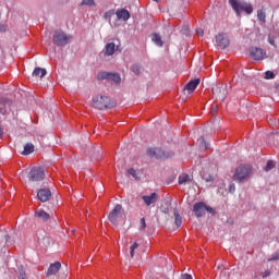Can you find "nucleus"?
Instances as JSON below:
<instances>
[{"label": "nucleus", "mask_w": 279, "mask_h": 279, "mask_svg": "<svg viewBox=\"0 0 279 279\" xmlns=\"http://www.w3.org/2000/svg\"><path fill=\"white\" fill-rule=\"evenodd\" d=\"M92 105L94 108H97V110H110L117 106V102L108 96L96 95L93 97Z\"/></svg>", "instance_id": "f257e3e1"}, {"label": "nucleus", "mask_w": 279, "mask_h": 279, "mask_svg": "<svg viewBox=\"0 0 279 279\" xmlns=\"http://www.w3.org/2000/svg\"><path fill=\"white\" fill-rule=\"evenodd\" d=\"M229 4L231 5L232 10L235 11L236 16H241L242 12L246 14H252L254 12V7L250 2H239V0H229Z\"/></svg>", "instance_id": "f03ea898"}, {"label": "nucleus", "mask_w": 279, "mask_h": 279, "mask_svg": "<svg viewBox=\"0 0 279 279\" xmlns=\"http://www.w3.org/2000/svg\"><path fill=\"white\" fill-rule=\"evenodd\" d=\"M109 221L113 226H119V223L125 221V213L123 211V206L116 205L108 216Z\"/></svg>", "instance_id": "7ed1b4c3"}, {"label": "nucleus", "mask_w": 279, "mask_h": 279, "mask_svg": "<svg viewBox=\"0 0 279 279\" xmlns=\"http://www.w3.org/2000/svg\"><path fill=\"white\" fill-rule=\"evenodd\" d=\"M71 38H73V36L68 35L63 31H56L52 40L57 47H65V45H69L71 41Z\"/></svg>", "instance_id": "20e7f679"}, {"label": "nucleus", "mask_w": 279, "mask_h": 279, "mask_svg": "<svg viewBox=\"0 0 279 279\" xmlns=\"http://www.w3.org/2000/svg\"><path fill=\"white\" fill-rule=\"evenodd\" d=\"M250 175H252V166H240L236 168L233 179L241 182L242 180L250 178Z\"/></svg>", "instance_id": "39448f33"}, {"label": "nucleus", "mask_w": 279, "mask_h": 279, "mask_svg": "<svg viewBox=\"0 0 279 279\" xmlns=\"http://www.w3.org/2000/svg\"><path fill=\"white\" fill-rule=\"evenodd\" d=\"M31 182H43L45 180V169L43 167H33L28 172Z\"/></svg>", "instance_id": "423d86ee"}, {"label": "nucleus", "mask_w": 279, "mask_h": 279, "mask_svg": "<svg viewBox=\"0 0 279 279\" xmlns=\"http://www.w3.org/2000/svg\"><path fill=\"white\" fill-rule=\"evenodd\" d=\"M146 156H148V158H155L156 160H162L165 158H169V155H167V153H165L162 148H158V147L147 148Z\"/></svg>", "instance_id": "0eeeda50"}, {"label": "nucleus", "mask_w": 279, "mask_h": 279, "mask_svg": "<svg viewBox=\"0 0 279 279\" xmlns=\"http://www.w3.org/2000/svg\"><path fill=\"white\" fill-rule=\"evenodd\" d=\"M213 95L220 101H225L226 97H228V86L223 84L214 85Z\"/></svg>", "instance_id": "6e6552de"}, {"label": "nucleus", "mask_w": 279, "mask_h": 279, "mask_svg": "<svg viewBox=\"0 0 279 279\" xmlns=\"http://www.w3.org/2000/svg\"><path fill=\"white\" fill-rule=\"evenodd\" d=\"M98 80H110L111 82H114V84L121 83V76L117 73L110 72H101L98 74Z\"/></svg>", "instance_id": "1a4fd4ad"}, {"label": "nucleus", "mask_w": 279, "mask_h": 279, "mask_svg": "<svg viewBox=\"0 0 279 279\" xmlns=\"http://www.w3.org/2000/svg\"><path fill=\"white\" fill-rule=\"evenodd\" d=\"M216 46L218 49H226L230 46V39L223 34H219L216 36Z\"/></svg>", "instance_id": "9d476101"}, {"label": "nucleus", "mask_w": 279, "mask_h": 279, "mask_svg": "<svg viewBox=\"0 0 279 279\" xmlns=\"http://www.w3.org/2000/svg\"><path fill=\"white\" fill-rule=\"evenodd\" d=\"M250 56L253 60H264L266 52L262 48L258 47H252L250 49Z\"/></svg>", "instance_id": "9b49d317"}, {"label": "nucleus", "mask_w": 279, "mask_h": 279, "mask_svg": "<svg viewBox=\"0 0 279 279\" xmlns=\"http://www.w3.org/2000/svg\"><path fill=\"white\" fill-rule=\"evenodd\" d=\"M193 213L198 219L199 217H204V215H206V205L204 204V202H198L194 204Z\"/></svg>", "instance_id": "f8f14e48"}, {"label": "nucleus", "mask_w": 279, "mask_h": 279, "mask_svg": "<svg viewBox=\"0 0 279 279\" xmlns=\"http://www.w3.org/2000/svg\"><path fill=\"white\" fill-rule=\"evenodd\" d=\"M37 197L39 199V202H49V199H51V190H47V189H40L37 192Z\"/></svg>", "instance_id": "ddd939ff"}, {"label": "nucleus", "mask_w": 279, "mask_h": 279, "mask_svg": "<svg viewBox=\"0 0 279 279\" xmlns=\"http://www.w3.org/2000/svg\"><path fill=\"white\" fill-rule=\"evenodd\" d=\"M202 80L199 78H194L192 81H190L185 87L184 90H187V94L191 95V93H195V89L197 88V86H199Z\"/></svg>", "instance_id": "4468645a"}, {"label": "nucleus", "mask_w": 279, "mask_h": 279, "mask_svg": "<svg viewBox=\"0 0 279 279\" xmlns=\"http://www.w3.org/2000/svg\"><path fill=\"white\" fill-rule=\"evenodd\" d=\"M60 269H62V264L60 262H54L50 264L47 270V278H49V276H56V274H58Z\"/></svg>", "instance_id": "2eb2a0df"}, {"label": "nucleus", "mask_w": 279, "mask_h": 279, "mask_svg": "<svg viewBox=\"0 0 279 279\" xmlns=\"http://www.w3.org/2000/svg\"><path fill=\"white\" fill-rule=\"evenodd\" d=\"M143 202H145L146 206H151V204H156L158 202V194L153 193L149 196H143Z\"/></svg>", "instance_id": "dca6fc26"}, {"label": "nucleus", "mask_w": 279, "mask_h": 279, "mask_svg": "<svg viewBox=\"0 0 279 279\" xmlns=\"http://www.w3.org/2000/svg\"><path fill=\"white\" fill-rule=\"evenodd\" d=\"M117 17L119 19V21H129L130 20V11L122 9V10H118L116 12Z\"/></svg>", "instance_id": "f3484780"}, {"label": "nucleus", "mask_w": 279, "mask_h": 279, "mask_svg": "<svg viewBox=\"0 0 279 279\" xmlns=\"http://www.w3.org/2000/svg\"><path fill=\"white\" fill-rule=\"evenodd\" d=\"M35 217L40 219V221H49L51 219V216L47 214V211L39 209L35 213Z\"/></svg>", "instance_id": "a211bd4d"}, {"label": "nucleus", "mask_w": 279, "mask_h": 279, "mask_svg": "<svg viewBox=\"0 0 279 279\" xmlns=\"http://www.w3.org/2000/svg\"><path fill=\"white\" fill-rule=\"evenodd\" d=\"M45 75H47V70L44 68H35L33 71V77H40V80H43Z\"/></svg>", "instance_id": "6ab92c4d"}, {"label": "nucleus", "mask_w": 279, "mask_h": 279, "mask_svg": "<svg viewBox=\"0 0 279 279\" xmlns=\"http://www.w3.org/2000/svg\"><path fill=\"white\" fill-rule=\"evenodd\" d=\"M114 43H109L105 47V56H114V49H116Z\"/></svg>", "instance_id": "aec40b11"}, {"label": "nucleus", "mask_w": 279, "mask_h": 279, "mask_svg": "<svg viewBox=\"0 0 279 279\" xmlns=\"http://www.w3.org/2000/svg\"><path fill=\"white\" fill-rule=\"evenodd\" d=\"M174 215V223L177 228H180L182 226V216H180V211H178V208L173 209Z\"/></svg>", "instance_id": "412c9836"}, {"label": "nucleus", "mask_w": 279, "mask_h": 279, "mask_svg": "<svg viewBox=\"0 0 279 279\" xmlns=\"http://www.w3.org/2000/svg\"><path fill=\"white\" fill-rule=\"evenodd\" d=\"M151 40L155 43V45H157V47H162L163 45L162 37H160L158 33L153 34Z\"/></svg>", "instance_id": "4be33fe9"}, {"label": "nucleus", "mask_w": 279, "mask_h": 279, "mask_svg": "<svg viewBox=\"0 0 279 279\" xmlns=\"http://www.w3.org/2000/svg\"><path fill=\"white\" fill-rule=\"evenodd\" d=\"M23 156H29V154H34V144L28 143L24 146V150L22 151Z\"/></svg>", "instance_id": "5701e85b"}, {"label": "nucleus", "mask_w": 279, "mask_h": 279, "mask_svg": "<svg viewBox=\"0 0 279 279\" xmlns=\"http://www.w3.org/2000/svg\"><path fill=\"white\" fill-rule=\"evenodd\" d=\"M191 181H192V179H191V175H189V174L179 175V184H186Z\"/></svg>", "instance_id": "b1692460"}, {"label": "nucleus", "mask_w": 279, "mask_h": 279, "mask_svg": "<svg viewBox=\"0 0 279 279\" xmlns=\"http://www.w3.org/2000/svg\"><path fill=\"white\" fill-rule=\"evenodd\" d=\"M257 17L259 19V21H262V23H267V14L265 13V11H257Z\"/></svg>", "instance_id": "393cba45"}, {"label": "nucleus", "mask_w": 279, "mask_h": 279, "mask_svg": "<svg viewBox=\"0 0 279 279\" xmlns=\"http://www.w3.org/2000/svg\"><path fill=\"white\" fill-rule=\"evenodd\" d=\"M276 168V162L274 160H268L265 167V171H271Z\"/></svg>", "instance_id": "a878e982"}, {"label": "nucleus", "mask_w": 279, "mask_h": 279, "mask_svg": "<svg viewBox=\"0 0 279 279\" xmlns=\"http://www.w3.org/2000/svg\"><path fill=\"white\" fill-rule=\"evenodd\" d=\"M138 243L134 242L133 245H131L130 247V256L131 258H134V254H135V251L138 250Z\"/></svg>", "instance_id": "bb28decb"}, {"label": "nucleus", "mask_w": 279, "mask_h": 279, "mask_svg": "<svg viewBox=\"0 0 279 279\" xmlns=\"http://www.w3.org/2000/svg\"><path fill=\"white\" fill-rule=\"evenodd\" d=\"M131 70L135 75H141V66L138 64L132 65Z\"/></svg>", "instance_id": "cd10ccee"}, {"label": "nucleus", "mask_w": 279, "mask_h": 279, "mask_svg": "<svg viewBox=\"0 0 279 279\" xmlns=\"http://www.w3.org/2000/svg\"><path fill=\"white\" fill-rule=\"evenodd\" d=\"M276 77V74L271 71H266L265 72V80H274Z\"/></svg>", "instance_id": "c85d7f7f"}, {"label": "nucleus", "mask_w": 279, "mask_h": 279, "mask_svg": "<svg viewBox=\"0 0 279 279\" xmlns=\"http://www.w3.org/2000/svg\"><path fill=\"white\" fill-rule=\"evenodd\" d=\"M145 228H147V222H145V218H141L140 230H145Z\"/></svg>", "instance_id": "c756f323"}, {"label": "nucleus", "mask_w": 279, "mask_h": 279, "mask_svg": "<svg viewBox=\"0 0 279 279\" xmlns=\"http://www.w3.org/2000/svg\"><path fill=\"white\" fill-rule=\"evenodd\" d=\"M81 5H95V0H83Z\"/></svg>", "instance_id": "7c9ffc66"}, {"label": "nucleus", "mask_w": 279, "mask_h": 279, "mask_svg": "<svg viewBox=\"0 0 279 279\" xmlns=\"http://www.w3.org/2000/svg\"><path fill=\"white\" fill-rule=\"evenodd\" d=\"M128 174L132 175V178H135V180L138 179V177L136 175V170H134L132 168L128 170Z\"/></svg>", "instance_id": "2f4dec72"}, {"label": "nucleus", "mask_w": 279, "mask_h": 279, "mask_svg": "<svg viewBox=\"0 0 279 279\" xmlns=\"http://www.w3.org/2000/svg\"><path fill=\"white\" fill-rule=\"evenodd\" d=\"M199 144L205 147V149H208V144L206 143V140L204 137L199 138Z\"/></svg>", "instance_id": "473e14b6"}, {"label": "nucleus", "mask_w": 279, "mask_h": 279, "mask_svg": "<svg viewBox=\"0 0 279 279\" xmlns=\"http://www.w3.org/2000/svg\"><path fill=\"white\" fill-rule=\"evenodd\" d=\"M1 101H2L3 106H5L8 108H10V106H12V100L2 99Z\"/></svg>", "instance_id": "72a5a7b5"}, {"label": "nucleus", "mask_w": 279, "mask_h": 279, "mask_svg": "<svg viewBox=\"0 0 279 279\" xmlns=\"http://www.w3.org/2000/svg\"><path fill=\"white\" fill-rule=\"evenodd\" d=\"M169 206H171V203H167V206L162 209V213L165 215H169V213H170Z\"/></svg>", "instance_id": "f704fd0d"}, {"label": "nucleus", "mask_w": 279, "mask_h": 279, "mask_svg": "<svg viewBox=\"0 0 279 279\" xmlns=\"http://www.w3.org/2000/svg\"><path fill=\"white\" fill-rule=\"evenodd\" d=\"M113 14H114V10H111V11H109V12H106L105 15H104V17H105V19H110V16H113Z\"/></svg>", "instance_id": "c9c22d12"}, {"label": "nucleus", "mask_w": 279, "mask_h": 279, "mask_svg": "<svg viewBox=\"0 0 279 279\" xmlns=\"http://www.w3.org/2000/svg\"><path fill=\"white\" fill-rule=\"evenodd\" d=\"M217 110H219V106L213 105L211 109H210L211 114H215V112H217Z\"/></svg>", "instance_id": "e433bc0d"}, {"label": "nucleus", "mask_w": 279, "mask_h": 279, "mask_svg": "<svg viewBox=\"0 0 279 279\" xmlns=\"http://www.w3.org/2000/svg\"><path fill=\"white\" fill-rule=\"evenodd\" d=\"M206 213H209V215H215V210L213 209V207H209L208 205H206Z\"/></svg>", "instance_id": "4c0bfd02"}, {"label": "nucleus", "mask_w": 279, "mask_h": 279, "mask_svg": "<svg viewBox=\"0 0 279 279\" xmlns=\"http://www.w3.org/2000/svg\"><path fill=\"white\" fill-rule=\"evenodd\" d=\"M180 279H193V276H191L190 274H184L181 275Z\"/></svg>", "instance_id": "58836bf2"}, {"label": "nucleus", "mask_w": 279, "mask_h": 279, "mask_svg": "<svg viewBox=\"0 0 279 279\" xmlns=\"http://www.w3.org/2000/svg\"><path fill=\"white\" fill-rule=\"evenodd\" d=\"M8 26L0 24V34H3L4 32H7Z\"/></svg>", "instance_id": "ea45409f"}, {"label": "nucleus", "mask_w": 279, "mask_h": 279, "mask_svg": "<svg viewBox=\"0 0 279 279\" xmlns=\"http://www.w3.org/2000/svg\"><path fill=\"white\" fill-rule=\"evenodd\" d=\"M268 43H269V45H271L272 47H276V41L272 39L271 36H268Z\"/></svg>", "instance_id": "a19ab883"}, {"label": "nucleus", "mask_w": 279, "mask_h": 279, "mask_svg": "<svg viewBox=\"0 0 279 279\" xmlns=\"http://www.w3.org/2000/svg\"><path fill=\"white\" fill-rule=\"evenodd\" d=\"M268 260H279V253L274 254Z\"/></svg>", "instance_id": "79ce46f5"}, {"label": "nucleus", "mask_w": 279, "mask_h": 279, "mask_svg": "<svg viewBox=\"0 0 279 279\" xmlns=\"http://www.w3.org/2000/svg\"><path fill=\"white\" fill-rule=\"evenodd\" d=\"M196 34H197V36H204V29L197 28Z\"/></svg>", "instance_id": "37998d69"}, {"label": "nucleus", "mask_w": 279, "mask_h": 279, "mask_svg": "<svg viewBox=\"0 0 279 279\" xmlns=\"http://www.w3.org/2000/svg\"><path fill=\"white\" fill-rule=\"evenodd\" d=\"M270 271L269 270H266L265 272H264V276H263V278H267L268 276H270Z\"/></svg>", "instance_id": "c03bdc74"}, {"label": "nucleus", "mask_w": 279, "mask_h": 279, "mask_svg": "<svg viewBox=\"0 0 279 279\" xmlns=\"http://www.w3.org/2000/svg\"><path fill=\"white\" fill-rule=\"evenodd\" d=\"M232 191H235L234 184H231V185H230V192L232 193Z\"/></svg>", "instance_id": "a18cd8bd"}, {"label": "nucleus", "mask_w": 279, "mask_h": 279, "mask_svg": "<svg viewBox=\"0 0 279 279\" xmlns=\"http://www.w3.org/2000/svg\"><path fill=\"white\" fill-rule=\"evenodd\" d=\"M4 239H5L7 243H9L10 236L8 234L4 236Z\"/></svg>", "instance_id": "49530a36"}, {"label": "nucleus", "mask_w": 279, "mask_h": 279, "mask_svg": "<svg viewBox=\"0 0 279 279\" xmlns=\"http://www.w3.org/2000/svg\"><path fill=\"white\" fill-rule=\"evenodd\" d=\"M0 136H3V129L0 125Z\"/></svg>", "instance_id": "de8ad7c7"}, {"label": "nucleus", "mask_w": 279, "mask_h": 279, "mask_svg": "<svg viewBox=\"0 0 279 279\" xmlns=\"http://www.w3.org/2000/svg\"><path fill=\"white\" fill-rule=\"evenodd\" d=\"M279 134L275 135V138H278Z\"/></svg>", "instance_id": "09e8293b"}, {"label": "nucleus", "mask_w": 279, "mask_h": 279, "mask_svg": "<svg viewBox=\"0 0 279 279\" xmlns=\"http://www.w3.org/2000/svg\"><path fill=\"white\" fill-rule=\"evenodd\" d=\"M154 1H156L158 3V1H160V0H154Z\"/></svg>", "instance_id": "8fccbe9b"}]
</instances>
